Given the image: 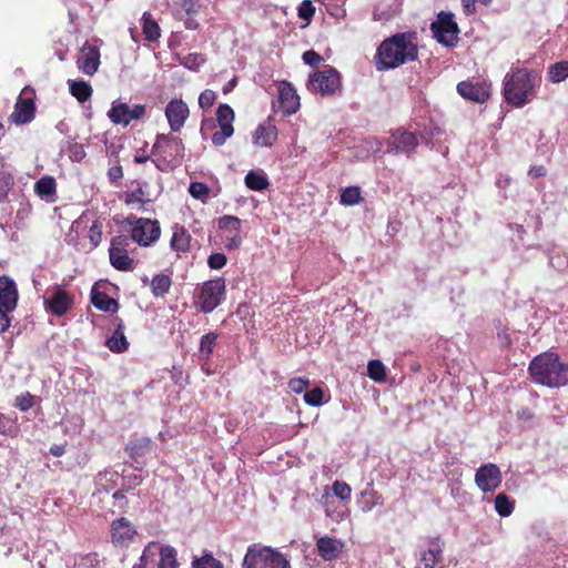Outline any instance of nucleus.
<instances>
[{
    "label": "nucleus",
    "mask_w": 568,
    "mask_h": 568,
    "mask_svg": "<svg viewBox=\"0 0 568 568\" xmlns=\"http://www.w3.org/2000/svg\"><path fill=\"white\" fill-rule=\"evenodd\" d=\"M417 58L415 36L410 32L397 33L384 40L377 49L378 70L394 69Z\"/></svg>",
    "instance_id": "1"
},
{
    "label": "nucleus",
    "mask_w": 568,
    "mask_h": 568,
    "mask_svg": "<svg viewBox=\"0 0 568 568\" xmlns=\"http://www.w3.org/2000/svg\"><path fill=\"white\" fill-rule=\"evenodd\" d=\"M540 81V75L532 70L514 69L505 75L504 97L509 104L521 108L531 100L534 90Z\"/></svg>",
    "instance_id": "2"
},
{
    "label": "nucleus",
    "mask_w": 568,
    "mask_h": 568,
    "mask_svg": "<svg viewBox=\"0 0 568 568\" xmlns=\"http://www.w3.org/2000/svg\"><path fill=\"white\" fill-rule=\"evenodd\" d=\"M529 372L536 383L548 387L568 384V365L560 362L558 355L544 353L532 359Z\"/></svg>",
    "instance_id": "3"
},
{
    "label": "nucleus",
    "mask_w": 568,
    "mask_h": 568,
    "mask_svg": "<svg viewBox=\"0 0 568 568\" xmlns=\"http://www.w3.org/2000/svg\"><path fill=\"white\" fill-rule=\"evenodd\" d=\"M184 151L181 139L170 134H158L152 148V162L162 172L173 171L182 163Z\"/></svg>",
    "instance_id": "4"
},
{
    "label": "nucleus",
    "mask_w": 568,
    "mask_h": 568,
    "mask_svg": "<svg viewBox=\"0 0 568 568\" xmlns=\"http://www.w3.org/2000/svg\"><path fill=\"white\" fill-rule=\"evenodd\" d=\"M242 568H292L290 557L278 549L252 544L247 547Z\"/></svg>",
    "instance_id": "5"
},
{
    "label": "nucleus",
    "mask_w": 568,
    "mask_h": 568,
    "mask_svg": "<svg viewBox=\"0 0 568 568\" xmlns=\"http://www.w3.org/2000/svg\"><path fill=\"white\" fill-rule=\"evenodd\" d=\"M176 550L168 545L150 542L132 568H178Z\"/></svg>",
    "instance_id": "6"
},
{
    "label": "nucleus",
    "mask_w": 568,
    "mask_h": 568,
    "mask_svg": "<svg viewBox=\"0 0 568 568\" xmlns=\"http://www.w3.org/2000/svg\"><path fill=\"white\" fill-rule=\"evenodd\" d=\"M430 30L434 38L446 47L454 45L458 40L459 29L452 12H439L437 19L432 22Z\"/></svg>",
    "instance_id": "7"
},
{
    "label": "nucleus",
    "mask_w": 568,
    "mask_h": 568,
    "mask_svg": "<svg viewBox=\"0 0 568 568\" xmlns=\"http://www.w3.org/2000/svg\"><path fill=\"white\" fill-rule=\"evenodd\" d=\"M308 89L323 95L335 94L341 89V77L336 69L327 67L310 75Z\"/></svg>",
    "instance_id": "8"
},
{
    "label": "nucleus",
    "mask_w": 568,
    "mask_h": 568,
    "mask_svg": "<svg viewBox=\"0 0 568 568\" xmlns=\"http://www.w3.org/2000/svg\"><path fill=\"white\" fill-rule=\"evenodd\" d=\"M224 294L225 282L223 278L205 282L199 296L201 312L205 314L213 312L223 301Z\"/></svg>",
    "instance_id": "9"
},
{
    "label": "nucleus",
    "mask_w": 568,
    "mask_h": 568,
    "mask_svg": "<svg viewBox=\"0 0 568 568\" xmlns=\"http://www.w3.org/2000/svg\"><path fill=\"white\" fill-rule=\"evenodd\" d=\"M74 304V295L61 288L54 286L49 292V295L44 297L43 305L47 313L54 316H63L72 310Z\"/></svg>",
    "instance_id": "10"
},
{
    "label": "nucleus",
    "mask_w": 568,
    "mask_h": 568,
    "mask_svg": "<svg viewBox=\"0 0 568 568\" xmlns=\"http://www.w3.org/2000/svg\"><path fill=\"white\" fill-rule=\"evenodd\" d=\"M144 114L145 106L143 104H135L131 108L125 102H113L108 111V116L112 123L124 126L129 125L133 120L141 119Z\"/></svg>",
    "instance_id": "11"
},
{
    "label": "nucleus",
    "mask_w": 568,
    "mask_h": 568,
    "mask_svg": "<svg viewBox=\"0 0 568 568\" xmlns=\"http://www.w3.org/2000/svg\"><path fill=\"white\" fill-rule=\"evenodd\" d=\"M161 234L159 223L150 219H138L133 224L132 240L143 246L153 244Z\"/></svg>",
    "instance_id": "12"
},
{
    "label": "nucleus",
    "mask_w": 568,
    "mask_h": 568,
    "mask_svg": "<svg viewBox=\"0 0 568 568\" xmlns=\"http://www.w3.org/2000/svg\"><path fill=\"white\" fill-rule=\"evenodd\" d=\"M216 116L220 130L213 133L212 142L214 145L221 146L234 133L233 121L235 115L229 104H221L217 109Z\"/></svg>",
    "instance_id": "13"
},
{
    "label": "nucleus",
    "mask_w": 568,
    "mask_h": 568,
    "mask_svg": "<svg viewBox=\"0 0 568 568\" xmlns=\"http://www.w3.org/2000/svg\"><path fill=\"white\" fill-rule=\"evenodd\" d=\"M241 224V220L233 215L219 219V227L223 232V242L227 250H235L242 244Z\"/></svg>",
    "instance_id": "14"
},
{
    "label": "nucleus",
    "mask_w": 568,
    "mask_h": 568,
    "mask_svg": "<svg viewBox=\"0 0 568 568\" xmlns=\"http://www.w3.org/2000/svg\"><path fill=\"white\" fill-rule=\"evenodd\" d=\"M475 483L484 493H490L497 489L501 484V471L495 464L480 466L475 475Z\"/></svg>",
    "instance_id": "15"
},
{
    "label": "nucleus",
    "mask_w": 568,
    "mask_h": 568,
    "mask_svg": "<svg viewBox=\"0 0 568 568\" xmlns=\"http://www.w3.org/2000/svg\"><path fill=\"white\" fill-rule=\"evenodd\" d=\"M128 240L116 236L112 240L109 250L111 265L119 271H131L133 268V260L128 255Z\"/></svg>",
    "instance_id": "16"
},
{
    "label": "nucleus",
    "mask_w": 568,
    "mask_h": 568,
    "mask_svg": "<svg viewBox=\"0 0 568 568\" xmlns=\"http://www.w3.org/2000/svg\"><path fill=\"white\" fill-rule=\"evenodd\" d=\"M457 92L466 100L484 103L490 97V84L486 81H462L457 84Z\"/></svg>",
    "instance_id": "17"
},
{
    "label": "nucleus",
    "mask_w": 568,
    "mask_h": 568,
    "mask_svg": "<svg viewBox=\"0 0 568 568\" xmlns=\"http://www.w3.org/2000/svg\"><path fill=\"white\" fill-rule=\"evenodd\" d=\"M136 536L135 527L124 517L112 523L111 540L115 547H129Z\"/></svg>",
    "instance_id": "18"
},
{
    "label": "nucleus",
    "mask_w": 568,
    "mask_h": 568,
    "mask_svg": "<svg viewBox=\"0 0 568 568\" xmlns=\"http://www.w3.org/2000/svg\"><path fill=\"white\" fill-rule=\"evenodd\" d=\"M189 114V108L182 100L173 99L165 108V116L173 132H178L183 128Z\"/></svg>",
    "instance_id": "19"
},
{
    "label": "nucleus",
    "mask_w": 568,
    "mask_h": 568,
    "mask_svg": "<svg viewBox=\"0 0 568 568\" xmlns=\"http://www.w3.org/2000/svg\"><path fill=\"white\" fill-rule=\"evenodd\" d=\"M417 144L418 140L414 133L397 130L390 135L388 140L387 152L409 154L414 151Z\"/></svg>",
    "instance_id": "20"
},
{
    "label": "nucleus",
    "mask_w": 568,
    "mask_h": 568,
    "mask_svg": "<svg viewBox=\"0 0 568 568\" xmlns=\"http://www.w3.org/2000/svg\"><path fill=\"white\" fill-rule=\"evenodd\" d=\"M77 64L84 74L92 75L100 64V52L97 47L85 42L78 55Z\"/></svg>",
    "instance_id": "21"
},
{
    "label": "nucleus",
    "mask_w": 568,
    "mask_h": 568,
    "mask_svg": "<svg viewBox=\"0 0 568 568\" xmlns=\"http://www.w3.org/2000/svg\"><path fill=\"white\" fill-rule=\"evenodd\" d=\"M277 91L282 112L286 115L295 113L300 108V98L294 87L291 83L283 81L278 84Z\"/></svg>",
    "instance_id": "22"
},
{
    "label": "nucleus",
    "mask_w": 568,
    "mask_h": 568,
    "mask_svg": "<svg viewBox=\"0 0 568 568\" xmlns=\"http://www.w3.org/2000/svg\"><path fill=\"white\" fill-rule=\"evenodd\" d=\"M356 505L362 513L368 514L373 511L374 508L382 507L384 505V498L382 494L374 488V485L371 481L358 493Z\"/></svg>",
    "instance_id": "23"
},
{
    "label": "nucleus",
    "mask_w": 568,
    "mask_h": 568,
    "mask_svg": "<svg viewBox=\"0 0 568 568\" xmlns=\"http://www.w3.org/2000/svg\"><path fill=\"white\" fill-rule=\"evenodd\" d=\"M18 302V291L16 283L7 277H0V308L12 312Z\"/></svg>",
    "instance_id": "24"
},
{
    "label": "nucleus",
    "mask_w": 568,
    "mask_h": 568,
    "mask_svg": "<svg viewBox=\"0 0 568 568\" xmlns=\"http://www.w3.org/2000/svg\"><path fill=\"white\" fill-rule=\"evenodd\" d=\"M316 548L322 559L331 561L339 556L344 548V542L339 539L324 536L317 539Z\"/></svg>",
    "instance_id": "25"
},
{
    "label": "nucleus",
    "mask_w": 568,
    "mask_h": 568,
    "mask_svg": "<svg viewBox=\"0 0 568 568\" xmlns=\"http://www.w3.org/2000/svg\"><path fill=\"white\" fill-rule=\"evenodd\" d=\"M277 139V129L271 119L261 123L253 133V142L258 146H272Z\"/></svg>",
    "instance_id": "26"
},
{
    "label": "nucleus",
    "mask_w": 568,
    "mask_h": 568,
    "mask_svg": "<svg viewBox=\"0 0 568 568\" xmlns=\"http://www.w3.org/2000/svg\"><path fill=\"white\" fill-rule=\"evenodd\" d=\"M443 559V549L438 540L429 542L426 550L420 555L418 568H436Z\"/></svg>",
    "instance_id": "27"
},
{
    "label": "nucleus",
    "mask_w": 568,
    "mask_h": 568,
    "mask_svg": "<svg viewBox=\"0 0 568 568\" xmlns=\"http://www.w3.org/2000/svg\"><path fill=\"white\" fill-rule=\"evenodd\" d=\"M34 115V104L30 98H19L14 111L10 115L12 122L17 124H24L30 122Z\"/></svg>",
    "instance_id": "28"
},
{
    "label": "nucleus",
    "mask_w": 568,
    "mask_h": 568,
    "mask_svg": "<svg viewBox=\"0 0 568 568\" xmlns=\"http://www.w3.org/2000/svg\"><path fill=\"white\" fill-rule=\"evenodd\" d=\"M217 338L219 335L214 332H209L201 337L197 356L202 367L209 364L213 351L216 346Z\"/></svg>",
    "instance_id": "29"
},
{
    "label": "nucleus",
    "mask_w": 568,
    "mask_h": 568,
    "mask_svg": "<svg viewBox=\"0 0 568 568\" xmlns=\"http://www.w3.org/2000/svg\"><path fill=\"white\" fill-rule=\"evenodd\" d=\"M116 327L111 337L106 339V346L113 353H122L126 351L129 343L124 335V324L120 318H116Z\"/></svg>",
    "instance_id": "30"
},
{
    "label": "nucleus",
    "mask_w": 568,
    "mask_h": 568,
    "mask_svg": "<svg viewBox=\"0 0 568 568\" xmlns=\"http://www.w3.org/2000/svg\"><path fill=\"white\" fill-rule=\"evenodd\" d=\"M322 500L326 517L337 524L344 520L345 510L335 499L329 496L327 491L323 494Z\"/></svg>",
    "instance_id": "31"
},
{
    "label": "nucleus",
    "mask_w": 568,
    "mask_h": 568,
    "mask_svg": "<svg viewBox=\"0 0 568 568\" xmlns=\"http://www.w3.org/2000/svg\"><path fill=\"white\" fill-rule=\"evenodd\" d=\"M92 304L100 311L114 313L118 311V302L110 297L108 294L92 290L91 293Z\"/></svg>",
    "instance_id": "32"
},
{
    "label": "nucleus",
    "mask_w": 568,
    "mask_h": 568,
    "mask_svg": "<svg viewBox=\"0 0 568 568\" xmlns=\"http://www.w3.org/2000/svg\"><path fill=\"white\" fill-rule=\"evenodd\" d=\"M191 235L183 226H174L171 239V246L176 252L190 250Z\"/></svg>",
    "instance_id": "33"
},
{
    "label": "nucleus",
    "mask_w": 568,
    "mask_h": 568,
    "mask_svg": "<svg viewBox=\"0 0 568 568\" xmlns=\"http://www.w3.org/2000/svg\"><path fill=\"white\" fill-rule=\"evenodd\" d=\"M70 93L81 103L89 100L92 94L91 85L85 81H69Z\"/></svg>",
    "instance_id": "34"
},
{
    "label": "nucleus",
    "mask_w": 568,
    "mask_h": 568,
    "mask_svg": "<svg viewBox=\"0 0 568 568\" xmlns=\"http://www.w3.org/2000/svg\"><path fill=\"white\" fill-rule=\"evenodd\" d=\"M568 78V61L551 64L547 71V79L552 83H560Z\"/></svg>",
    "instance_id": "35"
},
{
    "label": "nucleus",
    "mask_w": 568,
    "mask_h": 568,
    "mask_svg": "<svg viewBox=\"0 0 568 568\" xmlns=\"http://www.w3.org/2000/svg\"><path fill=\"white\" fill-rule=\"evenodd\" d=\"M172 285L170 276L158 274L151 281V290L155 297H164Z\"/></svg>",
    "instance_id": "36"
},
{
    "label": "nucleus",
    "mask_w": 568,
    "mask_h": 568,
    "mask_svg": "<svg viewBox=\"0 0 568 568\" xmlns=\"http://www.w3.org/2000/svg\"><path fill=\"white\" fill-rule=\"evenodd\" d=\"M55 181L52 176H43L34 184V192L40 197H52L55 194Z\"/></svg>",
    "instance_id": "37"
},
{
    "label": "nucleus",
    "mask_w": 568,
    "mask_h": 568,
    "mask_svg": "<svg viewBox=\"0 0 568 568\" xmlns=\"http://www.w3.org/2000/svg\"><path fill=\"white\" fill-rule=\"evenodd\" d=\"M152 442L148 437H140L131 440L126 445V449L132 457H141L151 450Z\"/></svg>",
    "instance_id": "38"
},
{
    "label": "nucleus",
    "mask_w": 568,
    "mask_h": 568,
    "mask_svg": "<svg viewBox=\"0 0 568 568\" xmlns=\"http://www.w3.org/2000/svg\"><path fill=\"white\" fill-rule=\"evenodd\" d=\"M382 142L376 138L364 139L357 146V155L367 158L382 151Z\"/></svg>",
    "instance_id": "39"
},
{
    "label": "nucleus",
    "mask_w": 568,
    "mask_h": 568,
    "mask_svg": "<svg viewBox=\"0 0 568 568\" xmlns=\"http://www.w3.org/2000/svg\"><path fill=\"white\" fill-rule=\"evenodd\" d=\"M245 184L253 191H263L268 186V180L263 172L250 171L245 176Z\"/></svg>",
    "instance_id": "40"
},
{
    "label": "nucleus",
    "mask_w": 568,
    "mask_h": 568,
    "mask_svg": "<svg viewBox=\"0 0 568 568\" xmlns=\"http://www.w3.org/2000/svg\"><path fill=\"white\" fill-rule=\"evenodd\" d=\"M143 20V33L148 41H156L161 33H160V27L156 23L154 19H152L151 14L148 12H144L142 16Z\"/></svg>",
    "instance_id": "41"
},
{
    "label": "nucleus",
    "mask_w": 568,
    "mask_h": 568,
    "mask_svg": "<svg viewBox=\"0 0 568 568\" xmlns=\"http://www.w3.org/2000/svg\"><path fill=\"white\" fill-rule=\"evenodd\" d=\"M144 186H146V183H144L143 185H140L139 187H136L135 190H132L130 192H126L124 194V202L128 204V205H136V206H141L143 205L145 202H149L150 201V197H149V194L148 192L144 190Z\"/></svg>",
    "instance_id": "42"
},
{
    "label": "nucleus",
    "mask_w": 568,
    "mask_h": 568,
    "mask_svg": "<svg viewBox=\"0 0 568 568\" xmlns=\"http://www.w3.org/2000/svg\"><path fill=\"white\" fill-rule=\"evenodd\" d=\"M363 201L362 191L358 186H347L341 193V203L353 206Z\"/></svg>",
    "instance_id": "43"
},
{
    "label": "nucleus",
    "mask_w": 568,
    "mask_h": 568,
    "mask_svg": "<svg viewBox=\"0 0 568 568\" xmlns=\"http://www.w3.org/2000/svg\"><path fill=\"white\" fill-rule=\"evenodd\" d=\"M495 509L499 516L507 517L514 510V501L505 494H498L495 498Z\"/></svg>",
    "instance_id": "44"
},
{
    "label": "nucleus",
    "mask_w": 568,
    "mask_h": 568,
    "mask_svg": "<svg viewBox=\"0 0 568 568\" xmlns=\"http://www.w3.org/2000/svg\"><path fill=\"white\" fill-rule=\"evenodd\" d=\"M367 374L369 378L375 382H382L386 377V369L384 364L378 359H372L367 365Z\"/></svg>",
    "instance_id": "45"
},
{
    "label": "nucleus",
    "mask_w": 568,
    "mask_h": 568,
    "mask_svg": "<svg viewBox=\"0 0 568 568\" xmlns=\"http://www.w3.org/2000/svg\"><path fill=\"white\" fill-rule=\"evenodd\" d=\"M193 568H223V564L215 559L211 554H204L203 556L195 558L192 561Z\"/></svg>",
    "instance_id": "46"
},
{
    "label": "nucleus",
    "mask_w": 568,
    "mask_h": 568,
    "mask_svg": "<svg viewBox=\"0 0 568 568\" xmlns=\"http://www.w3.org/2000/svg\"><path fill=\"white\" fill-rule=\"evenodd\" d=\"M323 397L324 392L320 387H315L304 394L305 403L313 407L322 406L325 403Z\"/></svg>",
    "instance_id": "47"
},
{
    "label": "nucleus",
    "mask_w": 568,
    "mask_h": 568,
    "mask_svg": "<svg viewBox=\"0 0 568 568\" xmlns=\"http://www.w3.org/2000/svg\"><path fill=\"white\" fill-rule=\"evenodd\" d=\"M190 194L202 202H206L210 190L206 184L202 182H192L189 186Z\"/></svg>",
    "instance_id": "48"
},
{
    "label": "nucleus",
    "mask_w": 568,
    "mask_h": 568,
    "mask_svg": "<svg viewBox=\"0 0 568 568\" xmlns=\"http://www.w3.org/2000/svg\"><path fill=\"white\" fill-rule=\"evenodd\" d=\"M205 62V58L201 53H189L181 59V64L190 70L199 69Z\"/></svg>",
    "instance_id": "49"
},
{
    "label": "nucleus",
    "mask_w": 568,
    "mask_h": 568,
    "mask_svg": "<svg viewBox=\"0 0 568 568\" xmlns=\"http://www.w3.org/2000/svg\"><path fill=\"white\" fill-rule=\"evenodd\" d=\"M334 495L341 500H348L351 498L352 488L351 486L342 480H335L332 485Z\"/></svg>",
    "instance_id": "50"
},
{
    "label": "nucleus",
    "mask_w": 568,
    "mask_h": 568,
    "mask_svg": "<svg viewBox=\"0 0 568 568\" xmlns=\"http://www.w3.org/2000/svg\"><path fill=\"white\" fill-rule=\"evenodd\" d=\"M34 404V397L30 393H23L16 398V407L21 412H27Z\"/></svg>",
    "instance_id": "51"
},
{
    "label": "nucleus",
    "mask_w": 568,
    "mask_h": 568,
    "mask_svg": "<svg viewBox=\"0 0 568 568\" xmlns=\"http://www.w3.org/2000/svg\"><path fill=\"white\" fill-rule=\"evenodd\" d=\"M310 385V381L303 377H295L288 382L290 389L295 394L303 393Z\"/></svg>",
    "instance_id": "52"
},
{
    "label": "nucleus",
    "mask_w": 568,
    "mask_h": 568,
    "mask_svg": "<svg viewBox=\"0 0 568 568\" xmlns=\"http://www.w3.org/2000/svg\"><path fill=\"white\" fill-rule=\"evenodd\" d=\"M315 13V8L310 0H304L298 7V16L303 20H310Z\"/></svg>",
    "instance_id": "53"
},
{
    "label": "nucleus",
    "mask_w": 568,
    "mask_h": 568,
    "mask_svg": "<svg viewBox=\"0 0 568 568\" xmlns=\"http://www.w3.org/2000/svg\"><path fill=\"white\" fill-rule=\"evenodd\" d=\"M226 256L222 253H213L209 256L207 264L213 270H220L226 264Z\"/></svg>",
    "instance_id": "54"
},
{
    "label": "nucleus",
    "mask_w": 568,
    "mask_h": 568,
    "mask_svg": "<svg viewBox=\"0 0 568 568\" xmlns=\"http://www.w3.org/2000/svg\"><path fill=\"white\" fill-rule=\"evenodd\" d=\"M215 92L212 90H204L199 97V104L201 108H211L215 101Z\"/></svg>",
    "instance_id": "55"
},
{
    "label": "nucleus",
    "mask_w": 568,
    "mask_h": 568,
    "mask_svg": "<svg viewBox=\"0 0 568 568\" xmlns=\"http://www.w3.org/2000/svg\"><path fill=\"white\" fill-rule=\"evenodd\" d=\"M89 236H90V240L92 242V244L94 246H98L101 242V237H102V230H101V225H99L97 222H94L92 224V226L90 227V232H89Z\"/></svg>",
    "instance_id": "56"
},
{
    "label": "nucleus",
    "mask_w": 568,
    "mask_h": 568,
    "mask_svg": "<svg viewBox=\"0 0 568 568\" xmlns=\"http://www.w3.org/2000/svg\"><path fill=\"white\" fill-rule=\"evenodd\" d=\"M476 2H481L483 4H489L490 0H462V6L464 12L466 14H473L476 11Z\"/></svg>",
    "instance_id": "57"
},
{
    "label": "nucleus",
    "mask_w": 568,
    "mask_h": 568,
    "mask_svg": "<svg viewBox=\"0 0 568 568\" xmlns=\"http://www.w3.org/2000/svg\"><path fill=\"white\" fill-rule=\"evenodd\" d=\"M321 60L322 57L313 50L306 51L303 54V61L311 67H316Z\"/></svg>",
    "instance_id": "58"
},
{
    "label": "nucleus",
    "mask_w": 568,
    "mask_h": 568,
    "mask_svg": "<svg viewBox=\"0 0 568 568\" xmlns=\"http://www.w3.org/2000/svg\"><path fill=\"white\" fill-rule=\"evenodd\" d=\"M331 14H336L346 0H320Z\"/></svg>",
    "instance_id": "59"
},
{
    "label": "nucleus",
    "mask_w": 568,
    "mask_h": 568,
    "mask_svg": "<svg viewBox=\"0 0 568 568\" xmlns=\"http://www.w3.org/2000/svg\"><path fill=\"white\" fill-rule=\"evenodd\" d=\"M182 7L185 12V16L196 14L200 9L197 0H183Z\"/></svg>",
    "instance_id": "60"
},
{
    "label": "nucleus",
    "mask_w": 568,
    "mask_h": 568,
    "mask_svg": "<svg viewBox=\"0 0 568 568\" xmlns=\"http://www.w3.org/2000/svg\"><path fill=\"white\" fill-rule=\"evenodd\" d=\"M550 264L558 271H565L568 265V261L561 256H551Z\"/></svg>",
    "instance_id": "61"
},
{
    "label": "nucleus",
    "mask_w": 568,
    "mask_h": 568,
    "mask_svg": "<svg viewBox=\"0 0 568 568\" xmlns=\"http://www.w3.org/2000/svg\"><path fill=\"white\" fill-rule=\"evenodd\" d=\"M10 180L3 174H0V201L8 194Z\"/></svg>",
    "instance_id": "62"
},
{
    "label": "nucleus",
    "mask_w": 568,
    "mask_h": 568,
    "mask_svg": "<svg viewBox=\"0 0 568 568\" xmlns=\"http://www.w3.org/2000/svg\"><path fill=\"white\" fill-rule=\"evenodd\" d=\"M123 175L121 166H112L108 171V176L112 183L118 182Z\"/></svg>",
    "instance_id": "63"
},
{
    "label": "nucleus",
    "mask_w": 568,
    "mask_h": 568,
    "mask_svg": "<svg viewBox=\"0 0 568 568\" xmlns=\"http://www.w3.org/2000/svg\"><path fill=\"white\" fill-rule=\"evenodd\" d=\"M195 14L185 16V18L180 17L181 20L184 21V27L189 30H196L199 28V22L194 19Z\"/></svg>",
    "instance_id": "64"
}]
</instances>
